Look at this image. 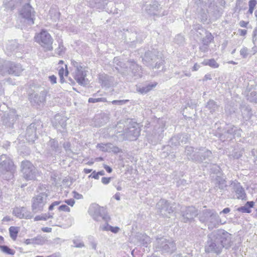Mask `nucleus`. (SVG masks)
Here are the masks:
<instances>
[{
  "label": "nucleus",
  "mask_w": 257,
  "mask_h": 257,
  "mask_svg": "<svg viewBox=\"0 0 257 257\" xmlns=\"http://www.w3.org/2000/svg\"><path fill=\"white\" fill-rule=\"evenodd\" d=\"M181 136L180 135L172 137L170 140L171 144L175 146L180 145V141L179 140L181 139Z\"/></svg>",
  "instance_id": "44"
},
{
  "label": "nucleus",
  "mask_w": 257,
  "mask_h": 257,
  "mask_svg": "<svg viewBox=\"0 0 257 257\" xmlns=\"http://www.w3.org/2000/svg\"><path fill=\"white\" fill-rule=\"evenodd\" d=\"M58 209L60 211H66V212H69L70 211V208L67 205H66L65 204H63V205H60L58 207Z\"/></svg>",
  "instance_id": "58"
},
{
  "label": "nucleus",
  "mask_w": 257,
  "mask_h": 257,
  "mask_svg": "<svg viewBox=\"0 0 257 257\" xmlns=\"http://www.w3.org/2000/svg\"><path fill=\"white\" fill-rule=\"evenodd\" d=\"M21 168L22 176L26 180L30 181L36 179L38 174L37 170L29 161H22Z\"/></svg>",
  "instance_id": "7"
},
{
  "label": "nucleus",
  "mask_w": 257,
  "mask_h": 257,
  "mask_svg": "<svg viewBox=\"0 0 257 257\" xmlns=\"http://www.w3.org/2000/svg\"><path fill=\"white\" fill-rule=\"evenodd\" d=\"M47 93L48 91L46 89H43L40 92H33L29 95L30 100L34 105H40L45 101Z\"/></svg>",
  "instance_id": "17"
},
{
  "label": "nucleus",
  "mask_w": 257,
  "mask_h": 257,
  "mask_svg": "<svg viewBox=\"0 0 257 257\" xmlns=\"http://www.w3.org/2000/svg\"><path fill=\"white\" fill-rule=\"evenodd\" d=\"M206 108L212 113L217 109L218 106L214 100L210 99L206 105Z\"/></svg>",
  "instance_id": "35"
},
{
  "label": "nucleus",
  "mask_w": 257,
  "mask_h": 257,
  "mask_svg": "<svg viewBox=\"0 0 257 257\" xmlns=\"http://www.w3.org/2000/svg\"><path fill=\"white\" fill-rule=\"evenodd\" d=\"M63 147L65 149L66 154L68 156L70 155L71 154H74V153L70 149L71 144L69 142H65L63 144Z\"/></svg>",
  "instance_id": "47"
},
{
  "label": "nucleus",
  "mask_w": 257,
  "mask_h": 257,
  "mask_svg": "<svg viewBox=\"0 0 257 257\" xmlns=\"http://www.w3.org/2000/svg\"><path fill=\"white\" fill-rule=\"evenodd\" d=\"M193 255L192 253H180L176 255V257H192Z\"/></svg>",
  "instance_id": "64"
},
{
  "label": "nucleus",
  "mask_w": 257,
  "mask_h": 257,
  "mask_svg": "<svg viewBox=\"0 0 257 257\" xmlns=\"http://www.w3.org/2000/svg\"><path fill=\"white\" fill-rule=\"evenodd\" d=\"M71 64L75 68V70H77L82 67V66H80L77 62L75 61L74 60H71Z\"/></svg>",
  "instance_id": "59"
},
{
  "label": "nucleus",
  "mask_w": 257,
  "mask_h": 257,
  "mask_svg": "<svg viewBox=\"0 0 257 257\" xmlns=\"http://www.w3.org/2000/svg\"><path fill=\"white\" fill-rule=\"evenodd\" d=\"M174 41L176 44L179 45H183L185 41V38L182 35L178 34L176 36L174 39Z\"/></svg>",
  "instance_id": "46"
},
{
  "label": "nucleus",
  "mask_w": 257,
  "mask_h": 257,
  "mask_svg": "<svg viewBox=\"0 0 257 257\" xmlns=\"http://www.w3.org/2000/svg\"><path fill=\"white\" fill-rule=\"evenodd\" d=\"M197 150L196 149L195 151L194 150V148L190 146H187L185 149V153L186 155L188 156L189 159L192 160V158H193L194 155H196L197 153Z\"/></svg>",
  "instance_id": "36"
},
{
  "label": "nucleus",
  "mask_w": 257,
  "mask_h": 257,
  "mask_svg": "<svg viewBox=\"0 0 257 257\" xmlns=\"http://www.w3.org/2000/svg\"><path fill=\"white\" fill-rule=\"evenodd\" d=\"M197 150L196 155H194L192 158V161L197 163L207 162L210 160V158L212 156L211 151L204 147H199L196 148Z\"/></svg>",
  "instance_id": "13"
},
{
  "label": "nucleus",
  "mask_w": 257,
  "mask_h": 257,
  "mask_svg": "<svg viewBox=\"0 0 257 257\" xmlns=\"http://www.w3.org/2000/svg\"><path fill=\"white\" fill-rule=\"evenodd\" d=\"M128 100H114L111 101L112 104L117 105H122L125 104Z\"/></svg>",
  "instance_id": "55"
},
{
  "label": "nucleus",
  "mask_w": 257,
  "mask_h": 257,
  "mask_svg": "<svg viewBox=\"0 0 257 257\" xmlns=\"http://www.w3.org/2000/svg\"><path fill=\"white\" fill-rule=\"evenodd\" d=\"M24 70L20 63L0 59V75L2 76L12 75L19 76L21 75Z\"/></svg>",
  "instance_id": "3"
},
{
  "label": "nucleus",
  "mask_w": 257,
  "mask_h": 257,
  "mask_svg": "<svg viewBox=\"0 0 257 257\" xmlns=\"http://www.w3.org/2000/svg\"><path fill=\"white\" fill-rule=\"evenodd\" d=\"M174 211V207H173L172 206H170L169 203L167 204V206H166V207H164V209H163V214H162L166 216H168L169 214H170L171 213H173Z\"/></svg>",
  "instance_id": "43"
},
{
  "label": "nucleus",
  "mask_w": 257,
  "mask_h": 257,
  "mask_svg": "<svg viewBox=\"0 0 257 257\" xmlns=\"http://www.w3.org/2000/svg\"><path fill=\"white\" fill-rule=\"evenodd\" d=\"M33 241H34V244H43L44 242V238L38 235L35 237L33 238Z\"/></svg>",
  "instance_id": "49"
},
{
  "label": "nucleus",
  "mask_w": 257,
  "mask_h": 257,
  "mask_svg": "<svg viewBox=\"0 0 257 257\" xmlns=\"http://www.w3.org/2000/svg\"><path fill=\"white\" fill-rule=\"evenodd\" d=\"M88 213L97 221L103 220L104 222H108L110 220V217L105 209L97 204L91 205L89 208Z\"/></svg>",
  "instance_id": "8"
},
{
  "label": "nucleus",
  "mask_w": 257,
  "mask_h": 257,
  "mask_svg": "<svg viewBox=\"0 0 257 257\" xmlns=\"http://www.w3.org/2000/svg\"><path fill=\"white\" fill-rule=\"evenodd\" d=\"M48 191L42 192L35 195L32 199V210L35 213L41 212L43 210L45 205L48 200Z\"/></svg>",
  "instance_id": "6"
},
{
  "label": "nucleus",
  "mask_w": 257,
  "mask_h": 257,
  "mask_svg": "<svg viewBox=\"0 0 257 257\" xmlns=\"http://www.w3.org/2000/svg\"><path fill=\"white\" fill-rule=\"evenodd\" d=\"M213 213V211L210 209L203 210L199 215L200 221L206 223Z\"/></svg>",
  "instance_id": "29"
},
{
  "label": "nucleus",
  "mask_w": 257,
  "mask_h": 257,
  "mask_svg": "<svg viewBox=\"0 0 257 257\" xmlns=\"http://www.w3.org/2000/svg\"><path fill=\"white\" fill-rule=\"evenodd\" d=\"M111 179V177H102L101 178V182L104 185H107L110 182Z\"/></svg>",
  "instance_id": "60"
},
{
  "label": "nucleus",
  "mask_w": 257,
  "mask_h": 257,
  "mask_svg": "<svg viewBox=\"0 0 257 257\" xmlns=\"http://www.w3.org/2000/svg\"><path fill=\"white\" fill-rule=\"evenodd\" d=\"M164 125L163 124L159 127L156 126L152 134V142L155 144L161 141L164 137Z\"/></svg>",
  "instance_id": "22"
},
{
  "label": "nucleus",
  "mask_w": 257,
  "mask_h": 257,
  "mask_svg": "<svg viewBox=\"0 0 257 257\" xmlns=\"http://www.w3.org/2000/svg\"><path fill=\"white\" fill-rule=\"evenodd\" d=\"M145 11L150 15L163 16L167 15L166 12L162 14H160L159 6L160 4L156 0H144Z\"/></svg>",
  "instance_id": "11"
},
{
  "label": "nucleus",
  "mask_w": 257,
  "mask_h": 257,
  "mask_svg": "<svg viewBox=\"0 0 257 257\" xmlns=\"http://www.w3.org/2000/svg\"><path fill=\"white\" fill-rule=\"evenodd\" d=\"M86 76V71L85 68L83 67L80 69L75 70L74 78L77 82L80 85H83L85 83V77Z\"/></svg>",
  "instance_id": "25"
},
{
  "label": "nucleus",
  "mask_w": 257,
  "mask_h": 257,
  "mask_svg": "<svg viewBox=\"0 0 257 257\" xmlns=\"http://www.w3.org/2000/svg\"><path fill=\"white\" fill-rule=\"evenodd\" d=\"M73 197L76 199H83V195L82 194H80L76 191H73Z\"/></svg>",
  "instance_id": "62"
},
{
  "label": "nucleus",
  "mask_w": 257,
  "mask_h": 257,
  "mask_svg": "<svg viewBox=\"0 0 257 257\" xmlns=\"http://www.w3.org/2000/svg\"><path fill=\"white\" fill-rule=\"evenodd\" d=\"M15 167L12 160L6 155H2L0 156V175L6 173H13Z\"/></svg>",
  "instance_id": "12"
},
{
  "label": "nucleus",
  "mask_w": 257,
  "mask_h": 257,
  "mask_svg": "<svg viewBox=\"0 0 257 257\" xmlns=\"http://www.w3.org/2000/svg\"><path fill=\"white\" fill-rule=\"evenodd\" d=\"M53 213H45L42 215H37L34 218V221L46 220L49 218L53 217Z\"/></svg>",
  "instance_id": "39"
},
{
  "label": "nucleus",
  "mask_w": 257,
  "mask_h": 257,
  "mask_svg": "<svg viewBox=\"0 0 257 257\" xmlns=\"http://www.w3.org/2000/svg\"><path fill=\"white\" fill-rule=\"evenodd\" d=\"M65 50L62 43H60L58 48L56 49V53L59 55H63L65 53Z\"/></svg>",
  "instance_id": "52"
},
{
  "label": "nucleus",
  "mask_w": 257,
  "mask_h": 257,
  "mask_svg": "<svg viewBox=\"0 0 257 257\" xmlns=\"http://www.w3.org/2000/svg\"><path fill=\"white\" fill-rule=\"evenodd\" d=\"M10 235L13 240H15L17 237L19 229L17 227L11 226L9 228Z\"/></svg>",
  "instance_id": "38"
},
{
  "label": "nucleus",
  "mask_w": 257,
  "mask_h": 257,
  "mask_svg": "<svg viewBox=\"0 0 257 257\" xmlns=\"http://www.w3.org/2000/svg\"><path fill=\"white\" fill-rule=\"evenodd\" d=\"M89 239L90 244L92 248L93 249H96V246H97V243L94 240L93 237L92 236H90L89 237Z\"/></svg>",
  "instance_id": "57"
},
{
  "label": "nucleus",
  "mask_w": 257,
  "mask_h": 257,
  "mask_svg": "<svg viewBox=\"0 0 257 257\" xmlns=\"http://www.w3.org/2000/svg\"><path fill=\"white\" fill-rule=\"evenodd\" d=\"M253 201H247L244 206L238 207L237 210L242 213H250L251 212V208L254 206Z\"/></svg>",
  "instance_id": "32"
},
{
  "label": "nucleus",
  "mask_w": 257,
  "mask_h": 257,
  "mask_svg": "<svg viewBox=\"0 0 257 257\" xmlns=\"http://www.w3.org/2000/svg\"><path fill=\"white\" fill-rule=\"evenodd\" d=\"M204 65H208L212 68H216L219 66L218 64L216 62L214 59H211L207 60H205L202 63Z\"/></svg>",
  "instance_id": "40"
},
{
  "label": "nucleus",
  "mask_w": 257,
  "mask_h": 257,
  "mask_svg": "<svg viewBox=\"0 0 257 257\" xmlns=\"http://www.w3.org/2000/svg\"><path fill=\"white\" fill-rule=\"evenodd\" d=\"M137 238L139 243L146 247L151 242L150 237L146 234H138L137 235Z\"/></svg>",
  "instance_id": "33"
},
{
  "label": "nucleus",
  "mask_w": 257,
  "mask_h": 257,
  "mask_svg": "<svg viewBox=\"0 0 257 257\" xmlns=\"http://www.w3.org/2000/svg\"><path fill=\"white\" fill-rule=\"evenodd\" d=\"M67 65H65V67H66V70H65L63 68V67H61L59 70V76H60V81L62 83L63 81V79H64V72L65 73V75H67L68 74V71L67 69Z\"/></svg>",
  "instance_id": "48"
},
{
  "label": "nucleus",
  "mask_w": 257,
  "mask_h": 257,
  "mask_svg": "<svg viewBox=\"0 0 257 257\" xmlns=\"http://www.w3.org/2000/svg\"><path fill=\"white\" fill-rule=\"evenodd\" d=\"M188 183L187 182L186 180L184 179H180L177 182V186L178 187H181V189H184V188H186Z\"/></svg>",
  "instance_id": "50"
},
{
  "label": "nucleus",
  "mask_w": 257,
  "mask_h": 257,
  "mask_svg": "<svg viewBox=\"0 0 257 257\" xmlns=\"http://www.w3.org/2000/svg\"><path fill=\"white\" fill-rule=\"evenodd\" d=\"M129 36L130 41H127V43H135V42H141L144 38L146 37L145 35L142 32L137 33L136 32H133L130 34Z\"/></svg>",
  "instance_id": "28"
},
{
  "label": "nucleus",
  "mask_w": 257,
  "mask_h": 257,
  "mask_svg": "<svg viewBox=\"0 0 257 257\" xmlns=\"http://www.w3.org/2000/svg\"><path fill=\"white\" fill-rule=\"evenodd\" d=\"M248 49L246 47H243L240 50V54L243 58H246L248 55Z\"/></svg>",
  "instance_id": "54"
},
{
  "label": "nucleus",
  "mask_w": 257,
  "mask_h": 257,
  "mask_svg": "<svg viewBox=\"0 0 257 257\" xmlns=\"http://www.w3.org/2000/svg\"><path fill=\"white\" fill-rule=\"evenodd\" d=\"M157 84V82L150 83L142 87H138L137 90L141 94H146L155 88Z\"/></svg>",
  "instance_id": "30"
},
{
  "label": "nucleus",
  "mask_w": 257,
  "mask_h": 257,
  "mask_svg": "<svg viewBox=\"0 0 257 257\" xmlns=\"http://www.w3.org/2000/svg\"><path fill=\"white\" fill-rule=\"evenodd\" d=\"M230 185L232 191L235 193L237 199L243 200L246 197L244 189L239 182L236 180L232 181Z\"/></svg>",
  "instance_id": "20"
},
{
  "label": "nucleus",
  "mask_w": 257,
  "mask_h": 257,
  "mask_svg": "<svg viewBox=\"0 0 257 257\" xmlns=\"http://www.w3.org/2000/svg\"><path fill=\"white\" fill-rule=\"evenodd\" d=\"M105 223L104 225H100L99 229L103 231H108L110 229V226L108 224V222H105Z\"/></svg>",
  "instance_id": "56"
},
{
  "label": "nucleus",
  "mask_w": 257,
  "mask_h": 257,
  "mask_svg": "<svg viewBox=\"0 0 257 257\" xmlns=\"http://www.w3.org/2000/svg\"><path fill=\"white\" fill-rule=\"evenodd\" d=\"M241 111L244 120H248L251 118L252 112L251 109L249 107L246 106H242Z\"/></svg>",
  "instance_id": "34"
},
{
  "label": "nucleus",
  "mask_w": 257,
  "mask_h": 257,
  "mask_svg": "<svg viewBox=\"0 0 257 257\" xmlns=\"http://www.w3.org/2000/svg\"><path fill=\"white\" fill-rule=\"evenodd\" d=\"M13 214L19 218L31 219L33 215L28 211L25 207H15L13 211Z\"/></svg>",
  "instance_id": "21"
},
{
  "label": "nucleus",
  "mask_w": 257,
  "mask_h": 257,
  "mask_svg": "<svg viewBox=\"0 0 257 257\" xmlns=\"http://www.w3.org/2000/svg\"><path fill=\"white\" fill-rule=\"evenodd\" d=\"M89 178H94L95 179H98L99 177L97 172L95 171H93L92 173L88 176Z\"/></svg>",
  "instance_id": "61"
},
{
  "label": "nucleus",
  "mask_w": 257,
  "mask_h": 257,
  "mask_svg": "<svg viewBox=\"0 0 257 257\" xmlns=\"http://www.w3.org/2000/svg\"><path fill=\"white\" fill-rule=\"evenodd\" d=\"M214 37L210 33H207L204 38L202 39V43L205 45H209L213 41Z\"/></svg>",
  "instance_id": "41"
},
{
  "label": "nucleus",
  "mask_w": 257,
  "mask_h": 257,
  "mask_svg": "<svg viewBox=\"0 0 257 257\" xmlns=\"http://www.w3.org/2000/svg\"><path fill=\"white\" fill-rule=\"evenodd\" d=\"M35 41L39 43L46 51L53 50V39L50 34L45 30H42L35 37Z\"/></svg>",
  "instance_id": "9"
},
{
  "label": "nucleus",
  "mask_w": 257,
  "mask_h": 257,
  "mask_svg": "<svg viewBox=\"0 0 257 257\" xmlns=\"http://www.w3.org/2000/svg\"><path fill=\"white\" fill-rule=\"evenodd\" d=\"M19 44L15 40L9 41L6 46V53L8 56L11 55L14 52H17Z\"/></svg>",
  "instance_id": "26"
},
{
  "label": "nucleus",
  "mask_w": 257,
  "mask_h": 257,
  "mask_svg": "<svg viewBox=\"0 0 257 257\" xmlns=\"http://www.w3.org/2000/svg\"><path fill=\"white\" fill-rule=\"evenodd\" d=\"M215 182L214 186V189L215 190H218L219 189L223 190L227 187L225 180L221 177L217 176L215 179Z\"/></svg>",
  "instance_id": "31"
},
{
  "label": "nucleus",
  "mask_w": 257,
  "mask_h": 257,
  "mask_svg": "<svg viewBox=\"0 0 257 257\" xmlns=\"http://www.w3.org/2000/svg\"><path fill=\"white\" fill-rule=\"evenodd\" d=\"M0 249L1 250L7 254L14 255L15 253V251L7 245H0Z\"/></svg>",
  "instance_id": "42"
},
{
  "label": "nucleus",
  "mask_w": 257,
  "mask_h": 257,
  "mask_svg": "<svg viewBox=\"0 0 257 257\" xmlns=\"http://www.w3.org/2000/svg\"><path fill=\"white\" fill-rule=\"evenodd\" d=\"M181 211L185 222L193 219L198 215L197 210L193 206L183 207Z\"/></svg>",
  "instance_id": "18"
},
{
  "label": "nucleus",
  "mask_w": 257,
  "mask_h": 257,
  "mask_svg": "<svg viewBox=\"0 0 257 257\" xmlns=\"http://www.w3.org/2000/svg\"><path fill=\"white\" fill-rule=\"evenodd\" d=\"M247 99L252 102L257 103V92L253 91L247 95Z\"/></svg>",
  "instance_id": "45"
},
{
  "label": "nucleus",
  "mask_w": 257,
  "mask_h": 257,
  "mask_svg": "<svg viewBox=\"0 0 257 257\" xmlns=\"http://www.w3.org/2000/svg\"><path fill=\"white\" fill-rule=\"evenodd\" d=\"M19 115L16 114L15 110H12L7 114L6 119L4 120L6 124L10 127H12Z\"/></svg>",
  "instance_id": "27"
},
{
  "label": "nucleus",
  "mask_w": 257,
  "mask_h": 257,
  "mask_svg": "<svg viewBox=\"0 0 257 257\" xmlns=\"http://www.w3.org/2000/svg\"><path fill=\"white\" fill-rule=\"evenodd\" d=\"M220 222V217L217 214L213 212L205 224L207 225L208 229L211 230L213 228L217 227Z\"/></svg>",
  "instance_id": "24"
},
{
  "label": "nucleus",
  "mask_w": 257,
  "mask_h": 257,
  "mask_svg": "<svg viewBox=\"0 0 257 257\" xmlns=\"http://www.w3.org/2000/svg\"><path fill=\"white\" fill-rule=\"evenodd\" d=\"M127 65L129 66L130 75L134 77L135 79L142 76L141 66L139 65L135 61L131 59L128 60Z\"/></svg>",
  "instance_id": "19"
},
{
  "label": "nucleus",
  "mask_w": 257,
  "mask_h": 257,
  "mask_svg": "<svg viewBox=\"0 0 257 257\" xmlns=\"http://www.w3.org/2000/svg\"><path fill=\"white\" fill-rule=\"evenodd\" d=\"M110 146H112L111 144H107L106 145H103V144H98L97 145V147L99 148L100 150L103 152H106L107 151V147L110 148Z\"/></svg>",
  "instance_id": "53"
},
{
  "label": "nucleus",
  "mask_w": 257,
  "mask_h": 257,
  "mask_svg": "<svg viewBox=\"0 0 257 257\" xmlns=\"http://www.w3.org/2000/svg\"><path fill=\"white\" fill-rule=\"evenodd\" d=\"M256 4V0H250L248 2L249 7L254 9Z\"/></svg>",
  "instance_id": "63"
},
{
  "label": "nucleus",
  "mask_w": 257,
  "mask_h": 257,
  "mask_svg": "<svg viewBox=\"0 0 257 257\" xmlns=\"http://www.w3.org/2000/svg\"><path fill=\"white\" fill-rule=\"evenodd\" d=\"M36 123H32L26 130V138L30 142H34L37 138Z\"/></svg>",
  "instance_id": "23"
},
{
  "label": "nucleus",
  "mask_w": 257,
  "mask_h": 257,
  "mask_svg": "<svg viewBox=\"0 0 257 257\" xmlns=\"http://www.w3.org/2000/svg\"><path fill=\"white\" fill-rule=\"evenodd\" d=\"M169 202L165 199H161L157 204V208L160 210V213L163 214L164 207L167 206Z\"/></svg>",
  "instance_id": "37"
},
{
  "label": "nucleus",
  "mask_w": 257,
  "mask_h": 257,
  "mask_svg": "<svg viewBox=\"0 0 257 257\" xmlns=\"http://www.w3.org/2000/svg\"><path fill=\"white\" fill-rule=\"evenodd\" d=\"M20 15L27 25L32 26L34 24L35 12L29 4H27L23 7L20 11Z\"/></svg>",
  "instance_id": "10"
},
{
  "label": "nucleus",
  "mask_w": 257,
  "mask_h": 257,
  "mask_svg": "<svg viewBox=\"0 0 257 257\" xmlns=\"http://www.w3.org/2000/svg\"><path fill=\"white\" fill-rule=\"evenodd\" d=\"M143 63L152 69H159L162 66L163 71L165 60L161 54L155 50L148 51L143 58Z\"/></svg>",
  "instance_id": "2"
},
{
  "label": "nucleus",
  "mask_w": 257,
  "mask_h": 257,
  "mask_svg": "<svg viewBox=\"0 0 257 257\" xmlns=\"http://www.w3.org/2000/svg\"><path fill=\"white\" fill-rule=\"evenodd\" d=\"M62 148L55 139H50L46 144L45 152L48 156L56 157L61 153Z\"/></svg>",
  "instance_id": "15"
},
{
  "label": "nucleus",
  "mask_w": 257,
  "mask_h": 257,
  "mask_svg": "<svg viewBox=\"0 0 257 257\" xmlns=\"http://www.w3.org/2000/svg\"><path fill=\"white\" fill-rule=\"evenodd\" d=\"M106 101V98L103 97L100 98H89L88 99V102L89 103H96L98 102H105Z\"/></svg>",
  "instance_id": "51"
},
{
  "label": "nucleus",
  "mask_w": 257,
  "mask_h": 257,
  "mask_svg": "<svg viewBox=\"0 0 257 257\" xmlns=\"http://www.w3.org/2000/svg\"><path fill=\"white\" fill-rule=\"evenodd\" d=\"M140 131L138 124L134 122L125 128L122 132L116 133V137L122 141H133L137 140L140 136Z\"/></svg>",
  "instance_id": "5"
},
{
  "label": "nucleus",
  "mask_w": 257,
  "mask_h": 257,
  "mask_svg": "<svg viewBox=\"0 0 257 257\" xmlns=\"http://www.w3.org/2000/svg\"><path fill=\"white\" fill-rule=\"evenodd\" d=\"M154 247L157 251L169 254L174 252L177 248L176 243L172 239H167L164 237H157L154 243Z\"/></svg>",
  "instance_id": "4"
},
{
  "label": "nucleus",
  "mask_w": 257,
  "mask_h": 257,
  "mask_svg": "<svg viewBox=\"0 0 257 257\" xmlns=\"http://www.w3.org/2000/svg\"><path fill=\"white\" fill-rule=\"evenodd\" d=\"M67 118L63 115L57 114L55 115L52 120L53 126L59 131L61 133H65L64 131H61V128L64 130L66 128Z\"/></svg>",
  "instance_id": "16"
},
{
  "label": "nucleus",
  "mask_w": 257,
  "mask_h": 257,
  "mask_svg": "<svg viewBox=\"0 0 257 257\" xmlns=\"http://www.w3.org/2000/svg\"><path fill=\"white\" fill-rule=\"evenodd\" d=\"M205 246L207 252L220 253L223 248L228 249L232 244L231 235L223 229L215 230L207 235Z\"/></svg>",
  "instance_id": "1"
},
{
  "label": "nucleus",
  "mask_w": 257,
  "mask_h": 257,
  "mask_svg": "<svg viewBox=\"0 0 257 257\" xmlns=\"http://www.w3.org/2000/svg\"><path fill=\"white\" fill-rule=\"evenodd\" d=\"M241 129L234 125H230L226 128L224 132L220 135V139L222 141H231L235 137H241Z\"/></svg>",
  "instance_id": "14"
}]
</instances>
